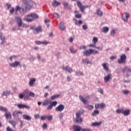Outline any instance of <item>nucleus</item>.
I'll return each mask as SVG.
<instances>
[{
    "mask_svg": "<svg viewBox=\"0 0 131 131\" xmlns=\"http://www.w3.org/2000/svg\"><path fill=\"white\" fill-rule=\"evenodd\" d=\"M49 104V105L47 106V110H52L53 107L57 105V101H52L50 99H47L42 103V106H48Z\"/></svg>",
    "mask_w": 131,
    "mask_h": 131,
    "instance_id": "obj_2",
    "label": "nucleus"
},
{
    "mask_svg": "<svg viewBox=\"0 0 131 131\" xmlns=\"http://www.w3.org/2000/svg\"><path fill=\"white\" fill-rule=\"evenodd\" d=\"M48 43H50L49 41H42V45H48Z\"/></svg>",
    "mask_w": 131,
    "mask_h": 131,
    "instance_id": "obj_57",
    "label": "nucleus"
},
{
    "mask_svg": "<svg viewBox=\"0 0 131 131\" xmlns=\"http://www.w3.org/2000/svg\"><path fill=\"white\" fill-rule=\"evenodd\" d=\"M74 13L75 14V18H77L78 19H80V18H81V14L77 13H79V11L75 10L74 11Z\"/></svg>",
    "mask_w": 131,
    "mask_h": 131,
    "instance_id": "obj_25",
    "label": "nucleus"
},
{
    "mask_svg": "<svg viewBox=\"0 0 131 131\" xmlns=\"http://www.w3.org/2000/svg\"><path fill=\"white\" fill-rule=\"evenodd\" d=\"M63 6L65 9H70V7H69V5L66 2L63 3Z\"/></svg>",
    "mask_w": 131,
    "mask_h": 131,
    "instance_id": "obj_40",
    "label": "nucleus"
},
{
    "mask_svg": "<svg viewBox=\"0 0 131 131\" xmlns=\"http://www.w3.org/2000/svg\"><path fill=\"white\" fill-rule=\"evenodd\" d=\"M82 62L84 63V64H89V63H90V60H89V58H83Z\"/></svg>",
    "mask_w": 131,
    "mask_h": 131,
    "instance_id": "obj_30",
    "label": "nucleus"
},
{
    "mask_svg": "<svg viewBox=\"0 0 131 131\" xmlns=\"http://www.w3.org/2000/svg\"><path fill=\"white\" fill-rule=\"evenodd\" d=\"M86 107L88 109H89V110H93V109H94V106L92 105H88Z\"/></svg>",
    "mask_w": 131,
    "mask_h": 131,
    "instance_id": "obj_47",
    "label": "nucleus"
},
{
    "mask_svg": "<svg viewBox=\"0 0 131 131\" xmlns=\"http://www.w3.org/2000/svg\"><path fill=\"white\" fill-rule=\"evenodd\" d=\"M79 98L80 100V101H81V102H82L83 103V104H86V100H85V99H84V98H83V97L81 95H80L79 96Z\"/></svg>",
    "mask_w": 131,
    "mask_h": 131,
    "instance_id": "obj_29",
    "label": "nucleus"
},
{
    "mask_svg": "<svg viewBox=\"0 0 131 131\" xmlns=\"http://www.w3.org/2000/svg\"><path fill=\"white\" fill-rule=\"evenodd\" d=\"M75 75L76 76H83V73L80 71H78L75 72Z\"/></svg>",
    "mask_w": 131,
    "mask_h": 131,
    "instance_id": "obj_34",
    "label": "nucleus"
},
{
    "mask_svg": "<svg viewBox=\"0 0 131 131\" xmlns=\"http://www.w3.org/2000/svg\"><path fill=\"white\" fill-rule=\"evenodd\" d=\"M52 4L53 8H57L58 6L61 5V2L57 1V0H53Z\"/></svg>",
    "mask_w": 131,
    "mask_h": 131,
    "instance_id": "obj_14",
    "label": "nucleus"
},
{
    "mask_svg": "<svg viewBox=\"0 0 131 131\" xmlns=\"http://www.w3.org/2000/svg\"><path fill=\"white\" fill-rule=\"evenodd\" d=\"M100 109H104V108H105V107H106V105H105V104L104 103H100Z\"/></svg>",
    "mask_w": 131,
    "mask_h": 131,
    "instance_id": "obj_48",
    "label": "nucleus"
},
{
    "mask_svg": "<svg viewBox=\"0 0 131 131\" xmlns=\"http://www.w3.org/2000/svg\"><path fill=\"white\" fill-rule=\"evenodd\" d=\"M65 108V106H64V105L63 104H59L58 106H57L55 108L56 111H57L58 112H62L63 110H64V108Z\"/></svg>",
    "mask_w": 131,
    "mask_h": 131,
    "instance_id": "obj_11",
    "label": "nucleus"
},
{
    "mask_svg": "<svg viewBox=\"0 0 131 131\" xmlns=\"http://www.w3.org/2000/svg\"><path fill=\"white\" fill-rule=\"evenodd\" d=\"M107 63L104 62L102 64V67H103V69L105 70V71H108L109 70V68L107 66Z\"/></svg>",
    "mask_w": 131,
    "mask_h": 131,
    "instance_id": "obj_26",
    "label": "nucleus"
},
{
    "mask_svg": "<svg viewBox=\"0 0 131 131\" xmlns=\"http://www.w3.org/2000/svg\"><path fill=\"white\" fill-rule=\"evenodd\" d=\"M95 49H97V50H99V51H102V50H103V47L96 46Z\"/></svg>",
    "mask_w": 131,
    "mask_h": 131,
    "instance_id": "obj_58",
    "label": "nucleus"
},
{
    "mask_svg": "<svg viewBox=\"0 0 131 131\" xmlns=\"http://www.w3.org/2000/svg\"><path fill=\"white\" fill-rule=\"evenodd\" d=\"M75 24H76V25H81V24H82V21L75 20Z\"/></svg>",
    "mask_w": 131,
    "mask_h": 131,
    "instance_id": "obj_37",
    "label": "nucleus"
},
{
    "mask_svg": "<svg viewBox=\"0 0 131 131\" xmlns=\"http://www.w3.org/2000/svg\"><path fill=\"white\" fill-rule=\"evenodd\" d=\"M129 17V14L127 13H125L123 14L122 19L126 22V21H127V19H128V17Z\"/></svg>",
    "mask_w": 131,
    "mask_h": 131,
    "instance_id": "obj_15",
    "label": "nucleus"
},
{
    "mask_svg": "<svg viewBox=\"0 0 131 131\" xmlns=\"http://www.w3.org/2000/svg\"><path fill=\"white\" fill-rule=\"evenodd\" d=\"M93 41L94 42V43H95V45H96V43H97V42H98V38L94 37L93 38Z\"/></svg>",
    "mask_w": 131,
    "mask_h": 131,
    "instance_id": "obj_44",
    "label": "nucleus"
},
{
    "mask_svg": "<svg viewBox=\"0 0 131 131\" xmlns=\"http://www.w3.org/2000/svg\"><path fill=\"white\" fill-rule=\"evenodd\" d=\"M9 123H10V124H11L13 126V127H14V128H15V127H16V125L17 124V122L15 121H9Z\"/></svg>",
    "mask_w": 131,
    "mask_h": 131,
    "instance_id": "obj_31",
    "label": "nucleus"
},
{
    "mask_svg": "<svg viewBox=\"0 0 131 131\" xmlns=\"http://www.w3.org/2000/svg\"><path fill=\"white\" fill-rule=\"evenodd\" d=\"M70 51L71 53H72V54H75V53H76V52H77V50H74L73 48H70Z\"/></svg>",
    "mask_w": 131,
    "mask_h": 131,
    "instance_id": "obj_42",
    "label": "nucleus"
},
{
    "mask_svg": "<svg viewBox=\"0 0 131 131\" xmlns=\"http://www.w3.org/2000/svg\"><path fill=\"white\" fill-rule=\"evenodd\" d=\"M122 92L124 95H128V94H129V91L127 90H124Z\"/></svg>",
    "mask_w": 131,
    "mask_h": 131,
    "instance_id": "obj_41",
    "label": "nucleus"
},
{
    "mask_svg": "<svg viewBox=\"0 0 131 131\" xmlns=\"http://www.w3.org/2000/svg\"><path fill=\"white\" fill-rule=\"evenodd\" d=\"M80 50H85L86 49V47L85 46H82L80 47Z\"/></svg>",
    "mask_w": 131,
    "mask_h": 131,
    "instance_id": "obj_60",
    "label": "nucleus"
},
{
    "mask_svg": "<svg viewBox=\"0 0 131 131\" xmlns=\"http://www.w3.org/2000/svg\"><path fill=\"white\" fill-rule=\"evenodd\" d=\"M16 24L17 25L18 27H22V25L23 24V22L22 21V18L20 16L16 17Z\"/></svg>",
    "mask_w": 131,
    "mask_h": 131,
    "instance_id": "obj_9",
    "label": "nucleus"
},
{
    "mask_svg": "<svg viewBox=\"0 0 131 131\" xmlns=\"http://www.w3.org/2000/svg\"><path fill=\"white\" fill-rule=\"evenodd\" d=\"M33 6V2L32 1H27L24 7H19V6H16L15 11L17 12L19 10L22 9V12L25 13L27 10H30Z\"/></svg>",
    "mask_w": 131,
    "mask_h": 131,
    "instance_id": "obj_1",
    "label": "nucleus"
},
{
    "mask_svg": "<svg viewBox=\"0 0 131 131\" xmlns=\"http://www.w3.org/2000/svg\"><path fill=\"white\" fill-rule=\"evenodd\" d=\"M82 131H91L90 129H85V128H83L82 129Z\"/></svg>",
    "mask_w": 131,
    "mask_h": 131,
    "instance_id": "obj_64",
    "label": "nucleus"
},
{
    "mask_svg": "<svg viewBox=\"0 0 131 131\" xmlns=\"http://www.w3.org/2000/svg\"><path fill=\"white\" fill-rule=\"evenodd\" d=\"M117 57L116 56H112L110 57V60H112V61H113L114 59H117Z\"/></svg>",
    "mask_w": 131,
    "mask_h": 131,
    "instance_id": "obj_51",
    "label": "nucleus"
},
{
    "mask_svg": "<svg viewBox=\"0 0 131 131\" xmlns=\"http://www.w3.org/2000/svg\"><path fill=\"white\" fill-rule=\"evenodd\" d=\"M97 14L98 16H100V17H101V16H103V12L100 9H97Z\"/></svg>",
    "mask_w": 131,
    "mask_h": 131,
    "instance_id": "obj_36",
    "label": "nucleus"
},
{
    "mask_svg": "<svg viewBox=\"0 0 131 131\" xmlns=\"http://www.w3.org/2000/svg\"><path fill=\"white\" fill-rule=\"evenodd\" d=\"M59 29L60 30H64L65 29V26H64V24L63 23L60 22L59 25Z\"/></svg>",
    "mask_w": 131,
    "mask_h": 131,
    "instance_id": "obj_32",
    "label": "nucleus"
},
{
    "mask_svg": "<svg viewBox=\"0 0 131 131\" xmlns=\"http://www.w3.org/2000/svg\"><path fill=\"white\" fill-rule=\"evenodd\" d=\"M14 11H15V9H14V8H12L10 10V14H13Z\"/></svg>",
    "mask_w": 131,
    "mask_h": 131,
    "instance_id": "obj_55",
    "label": "nucleus"
},
{
    "mask_svg": "<svg viewBox=\"0 0 131 131\" xmlns=\"http://www.w3.org/2000/svg\"><path fill=\"white\" fill-rule=\"evenodd\" d=\"M5 116L7 119H11L12 118V115L9 112L5 113Z\"/></svg>",
    "mask_w": 131,
    "mask_h": 131,
    "instance_id": "obj_20",
    "label": "nucleus"
},
{
    "mask_svg": "<svg viewBox=\"0 0 131 131\" xmlns=\"http://www.w3.org/2000/svg\"><path fill=\"white\" fill-rule=\"evenodd\" d=\"M126 62V55L124 54L121 55L120 59H118V63H119V64H124Z\"/></svg>",
    "mask_w": 131,
    "mask_h": 131,
    "instance_id": "obj_5",
    "label": "nucleus"
},
{
    "mask_svg": "<svg viewBox=\"0 0 131 131\" xmlns=\"http://www.w3.org/2000/svg\"><path fill=\"white\" fill-rule=\"evenodd\" d=\"M111 33L112 36H114V35H115V30H113L111 32Z\"/></svg>",
    "mask_w": 131,
    "mask_h": 131,
    "instance_id": "obj_54",
    "label": "nucleus"
},
{
    "mask_svg": "<svg viewBox=\"0 0 131 131\" xmlns=\"http://www.w3.org/2000/svg\"><path fill=\"white\" fill-rule=\"evenodd\" d=\"M40 119L41 120H46V119H47V116H41Z\"/></svg>",
    "mask_w": 131,
    "mask_h": 131,
    "instance_id": "obj_50",
    "label": "nucleus"
},
{
    "mask_svg": "<svg viewBox=\"0 0 131 131\" xmlns=\"http://www.w3.org/2000/svg\"><path fill=\"white\" fill-rule=\"evenodd\" d=\"M59 97H60L59 95H53L51 96V99L52 100H56V99H57V98H59Z\"/></svg>",
    "mask_w": 131,
    "mask_h": 131,
    "instance_id": "obj_38",
    "label": "nucleus"
},
{
    "mask_svg": "<svg viewBox=\"0 0 131 131\" xmlns=\"http://www.w3.org/2000/svg\"><path fill=\"white\" fill-rule=\"evenodd\" d=\"M76 123H79L80 122H82V118H81V116L79 112L76 113Z\"/></svg>",
    "mask_w": 131,
    "mask_h": 131,
    "instance_id": "obj_8",
    "label": "nucleus"
},
{
    "mask_svg": "<svg viewBox=\"0 0 131 131\" xmlns=\"http://www.w3.org/2000/svg\"><path fill=\"white\" fill-rule=\"evenodd\" d=\"M29 95L30 96V97H32V98H34V97H35V94H34L33 92H30Z\"/></svg>",
    "mask_w": 131,
    "mask_h": 131,
    "instance_id": "obj_49",
    "label": "nucleus"
},
{
    "mask_svg": "<svg viewBox=\"0 0 131 131\" xmlns=\"http://www.w3.org/2000/svg\"><path fill=\"white\" fill-rule=\"evenodd\" d=\"M36 81V79L35 78H31L30 79L29 82V85L30 86H33V84H34V82Z\"/></svg>",
    "mask_w": 131,
    "mask_h": 131,
    "instance_id": "obj_18",
    "label": "nucleus"
},
{
    "mask_svg": "<svg viewBox=\"0 0 131 131\" xmlns=\"http://www.w3.org/2000/svg\"><path fill=\"white\" fill-rule=\"evenodd\" d=\"M77 5L80 9V12H82V13H83L84 12V10H85V8H86V6L83 5L81 4V2H80L79 1H77Z\"/></svg>",
    "mask_w": 131,
    "mask_h": 131,
    "instance_id": "obj_7",
    "label": "nucleus"
},
{
    "mask_svg": "<svg viewBox=\"0 0 131 131\" xmlns=\"http://www.w3.org/2000/svg\"><path fill=\"white\" fill-rule=\"evenodd\" d=\"M111 77H112V74H111V73H109L107 76H105L104 78V81L105 83L108 82V81L111 79Z\"/></svg>",
    "mask_w": 131,
    "mask_h": 131,
    "instance_id": "obj_13",
    "label": "nucleus"
},
{
    "mask_svg": "<svg viewBox=\"0 0 131 131\" xmlns=\"http://www.w3.org/2000/svg\"><path fill=\"white\" fill-rule=\"evenodd\" d=\"M39 114H35V115H34V118L35 119H37V118H39Z\"/></svg>",
    "mask_w": 131,
    "mask_h": 131,
    "instance_id": "obj_63",
    "label": "nucleus"
},
{
    "mask_svg": "<svg viewBox=\"0 0 131 131\" xmlns=\"http://www.w3.org/2000/svg\"><path fill=\"white\" fill-rule=\"evenodd\" d=\"M31 17L32 18H30L29 17ZM38 18V15L35 13H31L26 16L25 20L27 22H32L33 21V19H37Z\"/></svg>",
    "mask_w": 131,
    "mask_h": 131,
    "instance_id": "obj_4",
    "label": "nucleus"
},
{
    "mask_svg": "<svg viewBox=\"0 0 131 131\" xmlns=\"http://www.w3.org/2000/svg\"><path fill=\"white\" fill-rule=\"evenodd\" d=\"M6 131H14V130L12 128H11L10 126H8L6 128Z\"/></svg>",
    "mask_w": 131,
    "mask_h": 131,
    "instance_id": "obj_52",
    "label": "nucleus"
},
{
    "mask_svg": "<svg viewBox=\"0 0 131 131\" xmlns=\"http://www.w3.org/2000/svg\"><path fill=\"white\" fill-rule=\"evenodd\" d=\"M23 119H25V120H31V117L27 115H23Z\"/></svg>",
    "mask_w": 131,
    "mask_h": 131,
    "instance_id": "obj_24",
    "label": "nucleus"
},
{
    "mask_svg": "<svg viewBox=\"0 0 131 131\" xmlns=\"http://www.w3.org/2000/svg\"><path fill=\"white\" fill-rule=\"evenodd\" d=\"M0 38L2 41L1 45H4V43H5V37L3 36V33L2 32H0Z\"/></svg>",
    "mask_w": 131,
    "mask_h": 131,
    "instance_id": "obj_27",
    "label": "nucleus"
},
{
    "mask_svg": "<svg viewBox=\"0 0 131 131\" xmlns=\"http://www.w3.org/2000/svg\"><path fill=\"white\" fill-rule=\"evenodd\" d=\"M102 124V122H95L92 123V126H99Z\"/></svg>",
    "mask_w": 131,
    "mask_h": 131,
    "instance_id": "obj_22",
    "label": "nucleus"
},
{
    "mask_svg": "<svg viewBox=\"0 0 131 131\" xmlns=\"http://www.w3.org/2000/svg\"><path fill=\"white\" fill-rule=\"evenodd\" d=\"M17 107L18 108H19V109H23V108H24V104H18Z\"/></svg>",
    "mask_w": 131,
    "mask_h": 131,
    "instance_id": "obj_46",
    "label": "nucleus"
},
{
    "mask_svg": "<svg viewBox=\"0 0 131 131\" xmlns=\"http://www.w3.org/2000/svg\"><path fill=\"white\" fill-rule=\"evenodd\" d=\"M10 67H12L13 68H16L18 67V66H20V61H15L14 62H11L9 63Z\"/></svg>",
    "mask_w": 131,
    "mask_h": 131,
    "instance_id": "obj_10",
    "label": "nucleus"
},
{
    "mask_svg": "<svg viewBox=\"0 0 131 131\" xmlns=\"http://www.w3.org/2000/svg\"><path fill=\"white\" fill-rule=\"evenodd\" d=\"M53 17L55 18H59V14L57 13H54L53 14Z\"/></svg>",
    "mask_w": 131,
    "mask_h": 131,
    "instance_id": "obj_53",
    "label": "nucleus"
},
{
    "mask_svg": "<svg viewBox=\"0 0 131 131\" xmlns=\"http://www.w3.org/2000/svg\"><path fill=\"white\" fill-rule=\"evenodd\" d=\"M88 25L86 24H84V25L82 26V29L83 30H88Z\"/></svg>",
    "mask_w": 131,
    "mask_h": 131,
    "instance_id": "obj_45",
    "label": "nucleus"
},
{
    "mask_svg": "<svg viewBox=\"0 0 131 131\" xmlns=\"http://www.w3.org/2000/svg\"><path fill=\"white\" fill-rule=\"evenodd\" d=\"M35 43L36 45H42V41H35Z\"/></svg>",
    "mask_w": 131,
    "mask_h": 131,
    "instance_id": "obj_62",
    "label": "nucleus"
},
{
    "mask_svg": "<svg viewBox=\"0 0 131 131\" xmlns=\"http://www.w3.org/2000/svg\"><path fill=\"white\" fill-rule=\"evenodd\" d=\"M24 97V94H20L19 95H18V98L20 99H23Z\"/></svg>",
    "mask_w": 131,
    "mask_h": 131,
    "instance_id": "obj_56",
    "label": "nucleus"
},
{
    "mask_svg": "<svg viewBox=\"0 0 131 131\" xmlns=\"http://www.w3.org/2000/svg\"><path fill=\"white\" fill-rule=\"evenodd\" d=\"M109 31V28L107 27H103L102 29V32H103V33H107Z\"/></svg>",
    "mask_w": 131,
    "mask_h": 131,
    "instance_id": "obj_28",
    "label": "nucleus"
},
{
    "mask_svg": "<svg viewBox=\"0 0 131 131\" xmlns=\"http://www.w3.org/2000/svg\"><path fill=\"white\" fill-rule=\"evenodd\" d=\"M130 114V111L129 110H125L123 111V114L125 116H127Z\"/></svg>",
    "mask_w": 131,
    "mask_h": 131,
    "instance_id": "obj_23",
    "label": "nucleus"
},
{
    "mask_svg": "<svg viewBox=\"0 0 131 131\" xmlns=\"http://www.w3.org/2000/svg\"><path fill=\"white\" fill-rule=\"evenodd\" d=\"M47 119H48V120H49V121H51V120H52L53 119V116L52 115H49V116H47Z\"/></svg>",
    "mask_w": 131,
    "mask_h": 131,
    "instance_id": "obj_43",
    "label": "nucleus"
},
{
    "mask_svg": "<svg viewBox=\"0 0 131 131\" xmlns=\"http://www.w3.org/2000/svg\"><path fill=\"white\" fill-rule=\"evenodd\" d=\"M123 108L118 109L116 110L117 113H118L119 114H120V113H122L123 114Z\"/></svg>",
    "mask_w": 131,
    "mask_h": 131,
    "instance_id": "obj_39",
    "label": "nucleus"
},
{
    "mask_svg": "<svg viewBox=\"0 0 131 131\" xmlns=\"http://www.w3.org/2000/svg\"><path fill=\"white\" fill-rule=\"evenodd\" d=\"M122 72H124V73H126V77H129L130 73H131V69H129L128 67H125L122 69Z\"/></svg>",
    "mask_w": 131,
    "mask_h": 131,
    "instance_id": "obj_6",
    "label": "nucleus"
},
{
    "mask_svg": "<svg viewBox=\"0 0 131 131\" xmlns=\"http://www.w3.org/2000/svg\"><path fill=\"white\" fill-rule=\"evenodd\" d=\"M10 91L7 90L6 91L3 92V93L2 94L1 96L2 97L6 96L8 97V96H10Z\"/></svg>",
    "mask_w": 131,
    "mask_h": 131,
    "instance_id": "obj_19",
    "label": "nucleus"
},
{
    "mask_svg": "<svg viewBox=\"0 0 131 131\" xmlns=\"http://www.w3.org/2000/svg\"><path fill=\"white\" fill-rule=\"evenodd\" d=\"M42 32V29L40 26H38L34 29V34H37V33H39V32Z\"/></svg>",
    "mask_w": 131,
    "mask_h": 131,
    "instance_id": "obj_12",
    "label": "nucleus"
},
{
    "mask_svg": "<svg viewBox=\"0 0 131 131\" xmlns=\"http://www.w3.org/2000/svg\"><path fill=\"white\" fill-rule=\"evenodd\" d=\"M64 117V114L63 113H61L59 115V118L60 119H62V118H63V117Z\"/></svg>",
    "mask_w": 131,
    "mask_h": 131,
    "instance_id": "obj_59",
    "label": "nucleus"
},
{
    "mask_svg": "<svg viewBox=\"0 0 131 131\" xmlns=\"http://www.w3.org/2000/svg\"><path fill=\"white\" fill-rule=\"evenodd\" d=\"M89 47H90L91 48H96V44H95L94 43L93 44H90L89 45Z\"/></svg>",
    "mask_w": 131,
    "mask_h": 131,
    "instance_id": "obj_61",
    "label": "nucleus"
},
{
    "mask_svg": "<svg viewBox=\"0 0 131 131\" xmlns=\"http://www.w3.org/2000/svg\"><path fill=\"white\" fill-rule=\"evenodd\" d=\"M99 51L96 50H94L92 49H90L89 50H86L83 52V56H91V55H96V54H98Z\"/></svg>",
    "mask_w": 131,
    "mask_h": 131,
    "instance_id": "obj_3",
    "label": "nucleus"
},
{
    "mask_svg": "<svg viewBox=\"0 0 131 131\" xmlns=\"http://www.w3.org/2000/svg\"><path fill=\"white\" fill-rule=\"evenodd\" d=\"M73 128L74 129V131H80L81 129V127L78 125H74Z\"/></svg>",
    "mask_w": 131,
    "mask_h": 131,
    "instance_id": "obj_21",
    "label": "nucleus"
},
{
    "mask_svg": "<svg viewBox=\"0 0 131 131\" xmlns=\"http://www.w3.org/2000/svg\"><path fill=\"white\" fill-rule=\"evenodd\" d=\"M0 111H4L6 113L8 111V108H7V107L1 106H0Z\"/></svg>",
    "mask_w": 131,
    "mask_h": 131,
    "instance_id": "obj_35",
    "label": "nucleus"
},
{
    "mask_svg": "<svg viewBox=\"0 0 131 131\" xmlns=\"http://www.w3.org/2000/svg\"><path fill=\"white\" fill-rule=\"evenodd\" d=\"M18 114H22V112H21V111L15 110L13 112L12 115L14 117H19Z\"/></svg>",
    "mask_w": 131,
    "mask_h": 131,
    "instance_id": "obj_17",
    "label": "nucleus"
},
{
    "mask_svg": "<svg viewBox=\"0 0 131 131\" xmlns=\"http://www.w3.org/2000/svg\"><path fill=\"white\" fill-rule=\"evenodd\" d=\"M62 69L63 70H64V71H67V72H69V73H71V72H73V70L71 68H69L67 66L63 67Z\"/></svg>",
    "mask_w": 131,
    "mask_h": 131,
    "instance_id": "obj_16",
    "label": "nucleus"
},
{
    "mask_svg": "<svg viewBox=\"0 0 131 131\" xmlns=\"http://www.w3.org/2000/svg\"><path fill=\"white\" fill-rule=\"evenodd\" d=\"M99 113H100V112L99 111L95 110L92 113L93 116H97V115H99Z\"/></svg>",
    "mask_w": 131,
    "mask_h": 131,
    "instance_id": "obj_33",
    "label": "nucleus"
}]
</instances>
